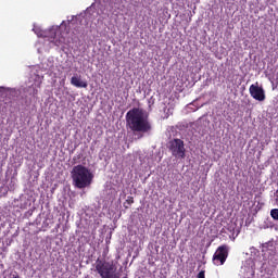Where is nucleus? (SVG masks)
I'll return each mask as SVG.
<instances>
[{"label":"nucleus","mask_w":278,"mask_h":278,"mask_svg":"<svg viewBox=\"0 0 278 278\" xmlns=\"http://www.w3.org/2000/svg\"><path fill=\"white\" fill-rule=\"evenodd\" d=\"M117 268L114 262L102 261L98 258L96 261V271L101 278H121V274L116 273Z\"/></svg>","instance_id":"nucleus-3"},{"label":"nucleus","mask_w":278,"mask_h":278,"mask_svg":"<svg viewBox=\"0 0 278 278\" xmlns=\"http://www.w3.org/2000/svg\"><path fill=\"white\" fill-rule=\"evenodd\" d=\"M128 205H134V197H128L127 200L124 203V207L127 210L129 206Z\"/></svg>","instance_id":"nucleus-9"},{"label":"nucleus","mask_w":278,"mask_h":278,"mask_svg":"<svg viewBox=\"0 0 278 278\" xmlns=\"http://www.w3.org/2000/svg\"><path fill=\"white\" fill-rule=\"evenodd\" d=\"M270 216L274 220H278V208H274L270 211Z\"/></svg>","instance_id":"nucleus-10"},{"label":"nucleus","mask_w":278,"mask_h":278,"mask_svg":"<svg viewBox=\"0 0 278 278\" xmlns=\"http://www.w3.org/2000/svg\"><path fill=\"white\" fill-rule=\"evenodd\" d=\"M126 125L134 134H150L153 129L151 122L144 117V112L139 108H134L127 112Z\"/></svg>","instance_id":"nucleus-1"},{"label":"nucleus","mask_w":278,"mask_h":278,"mask_svg":"<svg viewBox=\"0 0 278 278\" xmlns=\"http://www.w3.org/2000/svg\"><path fill=\"white\" fill-rule=\"evenodd\" d=\"M55 36H58V28L52 27L49 29L48 35H46V38H49L50 42H54L56 47H60V41L55 40Z\"/></svg>","instance_id":"nucleus-8"},{"label":"nucleus","mask_w":278,"mask_h":278,"mask_svg":"<svg viewBox=\"0 0 278 278\" xmlns=\"http://www.w3.org/2000/svg\"><path fill=\"white\" fill-rule=\"evenodd\" d=\"M227 257H229V247L224 244L217 248V251L213 255V262L214 264H218L219 262V265L223 266L227 262Z\"/></svg>","instance_id":"nucleus-6"},{"label":"nucleus","mask_w":278,"mask_h":278,"mask_svg":"<svg viewBox=\"0 0 278 278\" xmlns=\"http://www.w3.org/2000/svg\"><path fill=\"white\" fill-rule=\"evenodd\" d=\"M197 278H205V270H201V271L198 274Z\"/></svg>","instance_id":"nucleus-13"},{"label":"nucleus","mask_w":278,"mask_h":278,"mask_svg":"<svg viewBox=\"0 0 278 278\" xmlns=\"http://www.w3.org/2000/svg\"><path fill=\"white\" fill-rule=\"evenodd\" d=\"M250 96L255 101H266V91L264 87L260 86V83L252 84L249 88Z\"/></svg>","instance_id":"nucleus-5"},{"label":"nucleus","mask_w":278,"mask_h":278,"mask_svg":"<svg viewBox=\"0 0 278 278\" xmlns=\"http://www.w3.org/2000/svg\"><path fill=\"white\" fill-rule=\"evenodd\" d=\"M29 88L33 89V92L30 94L33 97H36L38 94V89L36 87H34V85H31Z\"/></svg>","instance_id":"nucleus-11"},{"label":"nucleus","mask_w":278,"mask_h":278,"mask_svg":"<svg viewBox=\"0 0 278 278\" xmlns=\"http://www.w3.org/2000/svg\"><path fill=\"white\" fill-rule=\"evenodd\" d=\"M168 149L174 157H180L184 160L186 157V147L184 140L173 139L168 142Z\"/></svg>","instance_id":"nucleus-4"},{"label":"nucleus","mask_w":278,"mask_h":278,"mask_svg":"<svg viewBox=\"0 0 278 278\" xmlns=\"http://www.w3.org/2000/svg\"><path fill=\"white\" fill-rule=\"evenodd\" d=\"M71 175L73 186L79 190H84V188H90L92 185V179H94V175H92L90 169L84 165L74 166Z\"/></svg>","instance_id":"nucleus-2"},{"label":"nucleus","mask_w":278,"mask_h":278,"mask_svg":"<svg viewBox=\"0 0 278 278\" xmlns=\"http://www.w3.org/2000/svg\"><path fill=\"white\" fill-rule=\"evenodd\" d=\"M71 84L76 88H88V83L86 80H81V77L78 76H73L71 78Z\"/></svg>","instance_id":"nucleus-7"},{"label":"nucleus","mask_w":278,"mask_h":278,"mask_svg":"<svg viewBox=\"0 0 278 278\" xmlns=\"http://www.w3.org/2000/svg\"><path fill=\"white\" fill-rule=\"evenodd\" d=\"M0 92H1V97H8V91L5 90V88L0 87Z\"/></svg>","instance_id":"nucleus-12"}]
</instances>
